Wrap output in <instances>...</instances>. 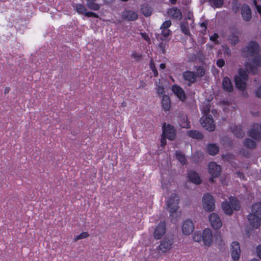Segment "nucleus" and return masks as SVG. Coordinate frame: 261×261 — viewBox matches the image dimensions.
I'll list each match as a JSON object with an SVG mask.
<instances>
[{
    "instance_id": "nucleus-15",
    "label": "nucleus",
    "mask_w": 261,
    "mask_h": 261,
    "mask_svg": "<svg viewBox=\"0 0 261 261\" xmlns=\"http://www.w3.org/2000/svg\"><path fill=\"white\" fill-rule=\"evenodd\" d=\"M194 229V226L191 220H187L184 222L182 226V231L184 234L189 235L193 231Z\"/></svg>"
},
{
    "instance_id": "nucleus-32",
    "label": "nucleus",
    "mask_w": 261,
    "mask_h": 261,
    "mask_svg": "<svg viewBox=\"0 0 261 261\" xmlns=\"http://www.w3.org/2000/svg\"><path fill=\"white\" fill-rule=\"evenodd\" d=\"M195 68V75L196 77H202L205 73V70L203 66H194Z\"/></svg>"
},
{
    "instance_id": "nucleus-61",
    "label": "nucleus",
    "mask_w": 261,
    "mask_h": 261,
    "mask_svg": "<svg viewBox=\"0 0 261 261\" xmlns=\"http://www.w3.org/2000/svg\"><path fill=\"white\" fill-rule=\"evenodd\" d=\"M237 175L238 177H239L241 179H244V175L242 172H237Z\"/></svg>"
},
{
    "instance_id": "nucleus-5",
    "label": "nucleus",
    "mask_w": 261,
    "mask_h": 261,
    "mask_svg": "<svg viewBox=\"0 0 261 261\" xmlns=\"http://www.w3.org/2000/svg\"><path fill=\"white\" fill-rule=\"evenodd\" d=\"M173 243V237L172 236H166L158 247L159 250L162 252L168 251L171 249Z\"/></svg>"
},
{
    "instance_id": "nucleus-47",
    "label": "nucleus",
    "mask_w": 261,
    "mask_h": 261,
    "mask_svg": "<svg viewBox=\"0 0 261 261\" xmlns=\"http://www.w3.org/2000/svg\"><path fill=\"white\" fill-rule=\"evenodd\" d=\"M171 25V22L170 20L165 21L161 25V29H168Z\"/></svg>"
},
{
    "instance_id": "nucleus-17",
    "label": "nucleus",
    "mask_w": 261,
    "mask_h": 261,
    "mask_svg": "<svg viewBox=\"0 0 261 261\" xmlns=\"http://www.w3.org/2000/svg\"><path fill=\"white\" fill-rule=\"evenodd\" d=\"M213 240L212 232L210 229H205L202 233V240L205 245L210 246Z\"/></svg>"
},
{
    "instance_id": "nucleus-10",
    "label": "nucleus",
    "mask_w": 261,
    "mask_h": 261,
    "mask_svg": "<svg viewBox=\"0 0 261 261\" xmlns=\"http://www.w3.org/2000/svg\"><path fill=\"white\" fill-rule=\"evenodd\" d=\"M209 221L212 226L215 229L222 226V221L219 216L216 213H212L209 216Z\"/></svg>"
},
{
    "instance_id": "nucleus-57",
    "label": "nucleus",
    "mask_w": 261,
    "mask_h": 261,
    "mask_svg": "<svg viewBox=\"0 0 261 261\" xmlns=\"http://www.w3.org/2000/svg\"><path fill=\"white\" fill-rule=\"evenodd\" d=\"M167 137L164 136L162 135V137L161 138V146H164L166 144V138Z\"/></svg>"
},
{
    "instance_id": "nucleus-63",
    "label": "nucleus",
    "mask_w": 261,
    "mask_h": 261,
    "mask_svg": "<svg viewBox=\"0 0 261 261\" xmlns=\"http://www.w3.org/2000/svg\"><path fill=\"white\" fill-rule=\"evenodd\" d=\"M160 68L161 69H164L166 68V65H165V64H164V63H161V64L160 65Z\"/></svg>"
},
{
    "instance_id": "nucleus-19",
    "label": "nucleus",
    "mask_w": 261,
    "mask_h": 261,
    "mask_svg": "<svg viewBox=\"0 0 261 261\" xmlns=\"http://www.w3.org/2000/svg\"><path fill=\"white\" fill-rule=\"evenodd\" d=\"M182 75L184 79L188 81V86H189L195 83L197 81V79L194 72L186 71L183 73Z\"/></svg>"
},
{
    "instance_id": "nucleus-22",
    "label": "nucleus",
    "mask_w": 261,
    "mask_h": 261,
    "mask_svg": "<svg viewBox=\"0 0 261 261\" xmlns=\"http://www.w3.org/2000/svg\"><path fill=\"white\" fill-rule=\"evenodd\" d=\"M222 87L223 89L228 92H231L233 90V87L230 79L225 77L222 81Z\"/></svg>"
},
{
    "instance_id": "nucleus-12",
    "label": "nucleus",
    "mask_w": 261,
    "mask_h": 261,
    "mask_svg": "<svg viewBox=\"0 0 261 261\" xmlns=\"http://www.w3.org/2000/svg\"><path fill=\"white\" fill-rule=\"evenodd\" d=\"M208 170L213 177H216L220 175L221 168L220 165H217L215 162H211L208 166Z\"/></svg>"
},
{
    "instance_id": "nucleus-45",
    "label": "nucleus",
    "mask_w": 261,
    "mask_h": 261,
    "mask_svg": "<svg viewBox=\"0 0 261 261\" xmlns=\"http://www.w3.org/2000/svg\"><path fill=\"white\" fill-rule=\"evenodd\" d=\"M238 74L237 76H239L241 77L242 79L247 80L248 79V74L246 73V71L242 69H240L238 71Z\"/></svg>"
},
{
    "instance_id": "nucleus-6",
    "label": "nucleus",
    "mask_w": 261,
    "mask_h": 261,
    "mask_svg": "<svg viewBox=\"0 0 261 261\" xmlns=\"http://www.w3.org/2000/svg\"><path fill=\"white\" fill-rule=\"evenodd\" d=\"M179 198L175 194H172L167 201L168 211H171L172 213L177 211L178 206Z\"/></svg>"
},
{
    "instance_id": "nucleus-23",
    "label": "nucleus",
    "mask_w": 261,
    "mask_h": 261,
    "mask_svg": "<svg viewBox=\"0 0 261 261\" xmlns=\"http://www.w3.org/2000/svg\"><path fill=\"white\" fill-rule=\"evenodd\" d=\"M168 14L170 16L177 19L180 20L182 18L181 11L176 7L170 9L168 11Z\"/></svg>"
},
{
    "instance_id": "nucleus-44",
    "label": "nucleus",
    "mask_w": 261,
    "mask_h": 261,
    "mask_svg": "<svg viewBox=\"0 0 261 261\" xmlns=\"http://www.w3.org/2000/svg\"><path fill=\"white\" fill-rule=\"evenodd\" d=\"M202 239V234L199 231H196L193 235V240L195 242H200Z\"/></svg>"
},
{
    "instance_id": "nucleus-36",
    "label": "nucleus",
    "mask_w": 261,
    "mask_h": 261,
    "mask_svg": "<svg viewBox=\"0 0 261 261\" xmlns=\"http://www.w3.org/2000/svg\"><path fill=\"white\" fill-rule=\"evenodd\" d=\"M74 7L75 8L76 11L79 14H84L85 15V13H87V9L84 5L80 4H75V6Z\"/></svg>"
},
{
    "instance_id": "nucleus-31",
    "label": "nucleus",
    "mask_w": 261,
    "mask_h": 261,
    "mask_svg": "<svg viewBox=\"0 0 261 261\" xmlns=\"http://www.w3.org/2000/svg\"><path fill=\"white\" fill-rule=\"evenodd\" d=\"M141 11L142 14L146 17L151 15L152 12L151 8L146 4L142 5Z\"/></svg>"
},
{
    "instance_id": "nucleus-30",
    "label": "nucleus",
    "mask_w": 261,
    "mask_h": 261,
    "mask_svg": "<svg viewBox=\"0 0 261 261\" xmlns=\"http://www.w3.org/2000/svg\"><path fill=\"white\" fill-rule=\"evenodd\" d=\"M251 213L261 217V202L255 203L252 205Z\"/></svg>"
},
{
    "instance_id": "nucleus-41",
    "label": "nucleus",
    "mask_w": 261,
    "mask_h": 261,
    "mask_svg": "<svg viewBox=\"0 0 261 261\" xmlns=\"http://www.w3.org/2000/svg\"><path fill=\"white\" fill-rule=\"evenodd\" d=\"M89 236V234L87 232H83L81 233H80V234L75 236L73 239V241L74 242H76L77 241H78L79 240L87 238Z\"/></svg>"
},
{
    "instance_id": "nucleus-37",
    "label": "nucleus",
    "mask_w": 261,
    "mask_h": 261,
    "mask_svg": "<svg viewBox=\"0 0 261 261\" xmlns=\"http://www.w3.org/2000/svg\"><path fill=\"white\" fill-rule=\"evenodd\" d=\"M94 1H88L87 3V7L91 10L97 11L100 9L99 4L94 3Z\"/></svg>"
},
{
    "instance_id": "nucleus-40",
    "label": "nucleus",
    "mask_w": 261,
    "mask_h": 261,
    "mask_svg": "<svg viewBox=\"0 0 261 261\" xmlns=\"http://www.w3.org/2000/svg\"><path fill=\"white\" fill-rule=\"evenodd\" d=\"M176 158L181 163V164L184 165L187 162L185 155L180 152H176Z\"/></svg>"
},
{
    "instance_id": "nucleus-52",
    "label": "nucleus",
    "mask_w": 261,
    "mask_h": 261,
    "mask_svg": "<svg viewBox=\"0 0 261 261\" xmlns=\"http://www.w3.org/2000/svg\"><path fill=\"white\" fill-rule=\"evenodd\" d=\"M85 16H87V17H95V18H98V16L97 14L94 13V12H87V13H85Z\"/></svg>"
},
{
    "instance_id": "nucleus-14",
    "label": "nucleus",
    "mask_w": 261,
    "mask_h": 261,
    "mask_svg": "<svg viewBox=\"0 0 261 261\" xmlns=\"http://www.w3.org/2000/svg\"><path fill=\"white\" fill-rule=\"evenodd\" d=\"M243 19L246 21H249L252 18L251 10L248 5L243 4L241 8Z\"/></svg>"
},
{
    "instance_id": "nucleus-4",
    "label": "nucleus",
    "mask_w": 261,
    "mask_h": 261,
    "mask_svg": "<svg viewBox=\"0 0 261 261\" xmlns=\"http://www.w3.org/2000/svg\"><path fill=\"white\" fill-rule=\"evenodd\" d=\"M202 126L210 132L214 131L215 129V125L212 116L210 115H203L200 120Z\"/></svg>"
},
{
    "instance_id": "nucleus-8",
    "label": "nucleus",
    "mask_w": 261,
    "mask_h": 261,
    "mask_svg": "<svg viewBox=\"0 0 261 261\" xmlns=\"http://www.w3.org/2000/svg\"><path fill=\"white\" fill-rule=\"evenodd\" d=\"M122 18L128 21L136 20L138 18V13L132 10H125L121 13Z\"/></svg>"
},
{
    "instance_id": "nucleus-58",
    "label": "nucleus",
    "mask_w": 261,
    "mask_h": 261,
    "mask_svg": "<svg viewBox=\"0 0 261 261\" xmlns=\"http://www.w3.org/2000/svg\"><path fill=\"white\" fill-rule=\"evenodd\" d=\"M170 185L169 182H162V187L163 189H168V186Z\"/></svg>"
},
{
    "instance_id": "nucleus-43",
    "label": "nucleus",
    "mask_w": 261,
    "mask_h": 261,
    "mask_svg": "<svg viewBox=\"0 0 261 261\" xmlns=\"http://www.w3.org/2000/svg\"><path fill=\"white\" fill-rule=\"evenodd\" d=\"M169 211L170 213V217H171V221L173 223H175L177 218L179 217V215L177 213V211H174L173 213L171 211Z\"/></svg>"
},
{
    "instance_id": "nucleus-55",
    "label": "nucleus",
    "mask_w": 261,
    "mask_h": 261,
    "mask_svg": "<svg viewBox=\"0 0 261 261\" xmlns=\"http://www.w3.org/2000/svg\"><path fill=\"white\" fill-rule=\"evenodd\" d=\"M158 93L159 95H163L164 93V88L161 86H158V89H157Z\"/></svg>"
},
{
    "instance_id": "nucleus-38",
    "label": "nucleus",
    "mask_w": 261,
    "mask_h": 261,
    "mask_svg": "<svg viewBox=\"0 0 261 261\" xmlns=\"http://www.w3.org/2000/svg\"><path fill=\"white\" fill-rule=\"evenodd\" d=\"M244 144L245 146L250 149H253L256 146V143L254 141L249 139H246L244 141Z\"/></svg>"
},
{
    "instance_id": "nucleus-48",
    "label": "nucleus",
    "mask_w": 261,
    "mask_h": 261,
    "mask_svg": "<svg viewBox=\"0 0 261 261\" xmlns=\"http://www.w3.org/2000/svg\"><path fill=\"white\" fill-rule=\"evenodd\" d=\"M202 111L203 113H204V115H208V113L210 112V106L208 105H206L202 107Z\"/></svg>"
},
{
    "instance_id": "nucleus-39",
    "label": "nucleus",
    "mask_w": 261,
    "mask_h": 261,
    "mask_svg": "<svg viewBox=\"0 0 261 261\" xmlns=\"http://www.w3.org/2000/svg\"><path fill=\"white\" fill-rule=\"evenodd\" d=\"M162 30V33H161V39L163 41L165 40L166 38L171 35L172 32L169 29H161Z\"/></svg>"
},
{
    "instance_id": "nucleus-33",
    "label": "nucleus",
    "mask_w": 261,
    "mask_h": 261,
    "mask_svg": "<svg viewBox=\"0 0 261 261\" xmlns=\"http://www.w3.org/2000/svg\"><path fill=\"white\" fill-rule=\"evenodd\" d=\"M229 43L232 45L234 46L239 42V37L234 33H231L228 36Z\"/></svg>"
},
{
    "instance_id": "nucleus-51",
    "label": "nucleus",
    "mask_w": 261,
    "mask_h": 261,
    "mask_svg": "<svg viewBox=\"0 0 261 261\" xmlns=\"http://www.w3.org/2000/svg\"><path fill=\"white\" fill-rule=\"evenodd\" d=\"M189 61L194 62L196 60V56L194 54H190L188 55Z\"/></svg>"
},
{
    "instance_id": "nucleus-60",
    "label": "nucleus",
    "mask_w": 261,
    "mask_h": 261,
    "mask_svg": "<svg viewBox=\"0 0 261 261\" xmlns=\"http://www.w3.org/2000/svg\"><path fill=\"white\" fill-rule=\"evenodd\" d=\"M218 38V35L217 34H214L213 35L210 37V39L211 40H215Z\"/></svg>"
},
{
    "instance_id": "nucleus-3",
    "label": "nucleus",
    "mask_w": 261,
    "mask_h": 261,
    "mask_svg": "<svg viewBox=\"0 0 261 261\" xmlns=\"http://www.w3.org/2000/svg\"><path fill=\"white\" fill-rule=\"evenodd\" d=\"M203 208L207 212H212L215 208V201L212 195L205 194L202 198Z\"/></svg>"
},
{
    "instance_id": "nucleus-46",
    "label": "nucleus",
    "mask_w": 261,
    "mask_h": 261,
    "mask_svg": "<svg viewBox=\"0 0 261 261\" xmlns=\"http://www.w3.org/2000/svg\"><path fill=\"white\" fill-rule=\"evenodd\" d=\"M168 46V44L167 43L164 42H161L159 44V48L162 51V53L163 54H165L166 52V49L167 46Z\"/></svg>"
},
{
    "instance_id": "nucleus-1",
    "label": "nucleus",
    "mask_w": 261,
    "mask_h": 261,
    "mask_svg": "<svg viewBox=\"0 0 261 261\" xmlns=\"http://www.w3.org/2000/svg\"><path fill=\"white\" fill-rule=\"evenodd\" d=\"M260 51L259 45L254 41L249 42L241 49L242 56L244 58L252 57Z\"/></svg>"
},
{
    "instance_id": "nucleus-34",
    "label": "nucleus",
    "mask_w": 261,
    "mask_h": 261,
    "mask_svg": "<svg viewBox=\"0 0 261 261\" xmlns=\"http://www.w3.org/2000/svg\"><path fill=\"white\" fill-rule=\"evenodd\" d=\"M180 28L182 32L185 35L190 36L191 33L189 30V25L187 21H182L180 23Z\"/></svg>"
},
{
    "instance_id": "nucleus-27",
    "label": "nucleus",
    "mask_w": 261,
    "mask_h": 261,
    "mask_svg": "<svg viewBox=\"0 0 261 261\" xmlns=\"http://www.w3.org/2000/svg\"><path fill=\"white\" fill-rule=\"evenodd\" d=\"M162 106L163 109L167 111L170 109L171 102L168 96L164 95L162 98Z\"/></svg>"
},
{
    "instance_id": "nucleus-49",
    "label": "nucleus",
    "mask_w": 261,
    "mask_h": 261,
    "mask_svg": "<svg viewBox=\"0 0 261 261\" xmlns=\"http://www.w3.org/2000/svg\"><path fill=\"white\" fill-rule=\"evenodd\" d=\"M223 50L224 54L227 55L228 56L231 55V50L227 45H223Z\"/></svg>"
},
{
    "instance_id": "nucleus-16",
    "label": "nucleus",
    "mask_w": 261,
    "mask_h": 261,
    "mask_svg": "<svg viewBox=\"0 0 261 261\" xmlns=\"http://www.w3.org/2000/svg\"><path fill=\"white\" fill-rule=\"evenodd\" d=\"M260 126L257 124H255L249 132V136L254 140H259L260 139Z\"/></svg>"
},
{
    "instance_id": "nucleus-54",
    "label": "nucleus",
    "mask_w": 261,
    "mask_h": 261,
    "mask_svg": "<svg viewBox=\"0 0 261 261\" xmlns=\"http://www.w3.org/2000/svg\"><path fill=\"white\" fill-rule=\"evenodd\" d=\"M255 96L259 98H261V86H259L255 92Z\"/></svg>"
},
{
    "instance_id": "nucleus-26",
    "label": "nucleus",
    "mask_w": 261,
    "mask_h": 261,
    "mask_svg": "<svg viewBox=\"0 0 261 261\" xmlns=\"http://www.w3.org/2000/svg\"><path fill=\"white\" fill-rule=\"evenodd\" d=\"M231 131L235 136L239 138H243L245 135V133L242 130L241 125L234 126L231 127Z\"/></svg>"
},
{
    "instance_id": "nucleus-20",
    "label": "nucleus",
    "mask_w": 261,
    "mask_h": 261,
    "mask_svg": "<svg viewBox=\"0 0 261 261\" xmlns=\"http://www.w3.org/2000/svg\"><path fill=\"white\" fill-rule=\"evenodd\" d=\"M178 122L182 128H189L191 126L187 116L184 114H180L178 116Z\"/></svg>"
},
{
    "instance_id": "nucleus-9",
    "label": "nucleus",
    "mask_w": 261,
    "mask_h": 261,
    "mask_svg": "<svg viewBox=\"0 0 261 261\" xmlns=\"http://www.w3.org/2000/svg\"><path fill=\"white\" fill-rule=\"evenodd\" d=\"M249 224L254 228H258L260 225L261 217L256 215L250 213L247 216Z\"/></svg>"
},
{
    "instance_id": "nucleus-50",
    "label": "nucleus",
    "mask_w": 261,
    "mask_h": 261,
    "mask_svg": "<svg viewBox=\"0 0 261 261\" xmlns=\"http://www.w3.org/2000/svg\"><path fill=\"white\" fill-rule=\"evenodd\" d=\"M132 57L137 61H139L142 59V55L136 53H133Z\"/></svg>"
},
{
    "instance_id": "nucleus-64",
    "label": "nucleus",
    "mask_w": 261,
    "mask_h": 261,
    "mask_svg": "<svg viewBox=\"0 0 261 261\" xmlns=\"http://www.w3.org/2000/svg\"><path fill=\"white\" fill-rule=\"evenodd\" d=\"M9 91H10V88L9 87H6L5 89L4 93L5 94H7V93H9Z\"/></svg>"
},
{
    "instance_id": "nucleus-53",
    "label": "nucleus",
    "mask_w": 261,
    "mask_h": 261,
    "mask_svg": "<svg viewBox=\"0 0 261 261\" xmlns=\"http://www.w3.org/2000/svg\"><path fill=\"white\" fill-rule=\"evenodd\" d=\"M225 61L222 59H219L217 61V65L220 68H222V67H223Z\"/></svg>"
},
{
    "instance_id": "nucleus-62",
    "label": "nucleus",
    "mask_w": 261,
    "mask_h": 261,
    "mask_svg": "<svg viewBox=\"0 0 261 261\" xmlns=\"http://www.w3.org/2000/svg\"><path fill=\"white\" fill-rule=\"evenodd\" d=\"M152 71L153 72V73H154V75L155 76H156L158 75V71L155 68H154L153 69H152Z\"/></svg>"
},
{
    "instance_id": "nucleus-13",
    "label": "nucleus",
    "mask_w": 261,
    "mask_h": 261,
    "mask_svg": "<svg viewBox=\"0 0 261 261\" xmlns=\"http://www.w3.org/2000/svg\"><path fill=\"white\" fill-rule=\"evenodd\" d=\"M166 231V224L165 222H161L156 227L154 231V238L160 239L165 234Z\"/></svg>"
},
{
    "instance_id": "nucleus-24",
    "label": "nucleus",
    "mask_w": 261,
    "mask_h": 261,
    "mask_svg": "<svg viewBox=\"0 0 261 261\" xmlns=\"http://www.w3.org/2000/svg\"><path fill=\"white\" fill-rule=\"evenodd\" d=\"M188 178L192 182L196 185L201 183V180L198 174L194 171H191L188 173Z\"/></svg>"
},
{
    "instance_id": "nucleus-7",
    "label": "nucleus",
    "mask_w": 261,
    "mask_h": 261,
    "mask_svg": "<svg viewBox=\"0 0 261 261\" xmlns=\"http://www.w3.org/2000/svg\"><path fill=\"white\" fill-rule=\"evenodd\" d=\"M162 135L167 137L170 140H174L176 137V130L174 127L170 124L163 126Z\"/></svg>"
},
{
    "instance_id": "nucleus-59",
    "label": "nucleus",
    "mask_w": 261,
    "mask_h": 261,
    "mask_svg": "<svg viewBox=\"0 0 261 261\" xmlns=\"http://www.w3.org/2000/svg\"><path fill=\"white\" fill-rule=\"evenodd\" d=\"M254 3L256 5V9H257V12L261 14V6H257V5H256V2L255 0L254 1Z\"/></svg>"
},
{
    "instance_id": "nucleus-29",
    "label": "nucleus",
    "mask_w": 261,
    "mask_h": 261,
    "mask_svg": "<svg viewBox=\"0 0 261 261\" xmlns=\"http://www.w3.org/2000/svg\"><path fill=\"white\" fill-rule=\"evenodd\" d=\"M222 208L224 212L227 215H231L233 213L232 208L230 203L227 201L223 202L222 203Z\"/></svg>"
},
{
    "instance_id": "nucleus-2",
    "label": "nucleus",
    "mask_w": 261,
    "mask_h": 261,
    "mask_svg": "<svg viewBox=\"0 0 261 261\" xmlns=\"http://www.w3.org/2000/svg\"><path fill=\"white\" fill-rule=\"evenodd\" d=\"M258 67H261V55L257 54L253 56L251 63L247 62L245 64V69L248 72L255 74L257 72V68Z\"/></svg>"
},
{
    "instance_id": "nucleus-35",
    "label": "nucleus",
    "mask_w": 261,
    "mask_h": 261,
    "mask_svg": "<svg viewBox=\"0 0 261 261\" xmlns=\"http://www.w3.org/2000/svg\"><path fill=\"white\" fill-rule=\"evenodd\" d=\"M230 204L233 210L239 211L240 208V202L236 198L230 199Z\"/></svg>"
},
{
    "instance_id": "nucleus-11",
    "label": "nucleus",
    "mask_w": 261,
    "mask_h": 261,
    "mask_svg": "<svg viewBox=\"0 0 261 261\" xmlns=\"http://www.w3.org/2000/svg\"><path fill=\"white\" fill-rule=\"evenodd\" d=\"M231 256L234 260H238L240 258L241 249L240 244L237 242H233L231 245Z\"/></svg>"
},
{
    "instance_id": "nucleus-28",
    "label": "nucleus",
    "mask_w": 261,
    "mask_h": 261,
    "mask_svg": "<svg viewBox=\"0 0 261 261\" xmlns=\"http://www.w3.org/2000/svg\"><path fill=\"white\" fill-rule=\"evenodd\" d=\"M187 135L193 139H201L203 138L202 134L197 130H190L187 132Z\"/></svg>"
},
{
    "instance_id": "nucleus-42",
    "label": "nucleus",
    "mask_w": 261,
    "mask_h": 261,
    "mask_svg": "<svg viewBox=\"0 0 261 261\" xmlns=\"http://www.w3.org/2000/svg\"><path fill=\"white\" fill-rule=\"evenodd\" d=\"M213 4V6L216 8H220L223 4V0H208Z\"/></svg>"
},
{
    "instance_id": "nucleus-18",
    "label": "nucleus",
    "mask_w": 261,
    "mask_h": 261,
    "mask_svg": "<svg viewBox=\"0 0 261 261\" xmlns=\"http://www.w3.org/2000/svg\"><path fill=\"white\" fill-rule=\"evenodd\" d=\"M172 90L175 95L181 101H184L186 99V94L184 90L180 87L174 85L172 86Z\"/></svg>"
},
{
    "instance_id": "nucleus-21",
    "label": "nucleus",
    "mask_w": 261,
    "mask_h": 261,
    "mask_svg": "<svg viewBox=\"0 0 261 261\" xmlns=\"http://www.w3.org/2000/svg\"><path fill=\"white\" fill-rule=\"evenodd\" d=\"M247 80L243 79L239 76H236L234 77L235 84L237 88L241 91H243L246 86V81Z\"/></svg>"
},
{
    "instance_id": "nucleus-56",
    "label": "nucleus",
    "mask_w": 261,
    "mask_h": 261,
    "mask_svg": "<svg viewBox=\"0 0 261 261\" xmlns=\"http://www.w3.org/2000/svg\"><path fill=\"white\" fill-rule=\"evenodd\" d=\"M258 256L261 259V245H258L256 248Z\"/></svg>"
},
{
    "instance_id": "nucleus-25",
    "label": "nucleus",
    "mask_w": 261,
    "mask_h": 261,
    "mask_svg": "<svg viewBox=\"0 0 261 261\" xmlns=\"http://www.w3.org/2000/svg\"><path fill=\"white\" fill-rule=\"evenodd\" d=\"M206 150L209 154L215 155L218 153L219 148L216 144H209L207 145Z\"/></svg>"
}]
</instances>
